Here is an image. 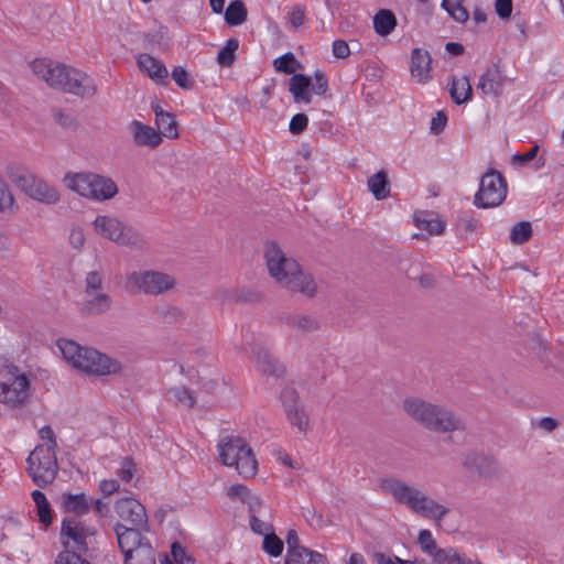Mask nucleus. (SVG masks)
<instances>
[{"label": "nucleus", "mask_w": 564, "mask_h": 564, "mask_svg": "<svg viewBox=\"0 0 564 564\" xmlns=\"http://www.w3.org/2000/svg\"><path fill=\"white\" fill-rule=\"evenodd\" d=\"M31 68L54 89L80 98H91L97 94V85L90 76L65 64L35 59L31 63Z\"/></svg>", "instance_id": "obj_1"}, {"label": "nucleus", "mask_w": 564, "mask_h": 564, "mask_svg": "<svg viewBox=\"0 0 564 564\" xmlns=\"http://www.w3.org/2000/svg\"><path fill=\"white\" fill-rule=\"evenodd\" d=\"M264 258L270 275L276 282L293 292H300L307 297H313L317 292V285L310 273L303 272L300 264L292 258H288L274 241L265 243Z\"/></svg>", "instance_id": "obj_2"}, {"label": "nucleus", "mask_w": 564, "mask_h": 564, "mask_svg": "<svg viewBox=\"0 0 564 564\" xmlns=\"http://www.w3.org/2000/svg\"><path fill=\"white\" fill-rule=\"evenodd\" d=\"M381 489L391 495L397 503L425 518L441 520L449 511L417 487L397 477L382 479Z\"/></svg>", "instance_id": "obj_3"}, {"label": "nucleus", "mask_w": 564, "mask_h": 564, "mask_svg": "<svg viewBox=\"0 0 564 564\" xmlns=\"http://www.w3.org/2000/svg\"><path fill=\"white\" fill-rule=\"evenodd\" d=\"M403 410L413 421L432 432L448 433L465 430L464 422L452 410L420 398L405 399Z\"/></svg>", "instance_id": "obj_4"}, {"label": "nucleus", "mask_w": 564, "mask_h": 564, "mask_svg": "<svg viewBox=\"0 0 564 564\" xmlns=\"http://www.w3.org/2000/svg\"><path fill=\"white\" fill-rule=\"evenodd\" d=\"M57 346L63 358L74 368L95 376H109L119 373L121 362L90 347L79 346L74 340L59 339Z\"/></svg>", "instance_id": "obj_5"}, {"label": "nucleus", "mask_w": 564, "mask_h": 564, "mask_svg": "<svg viewBox=\"0 0 564 564\" xmlns=\"http://www.w3.org/2000/svg\"><path fill=\"white\" fill-rule=\"evenodd\" d=\"M63 181L70 191L97 202L108 200L118 193V186L110 177L93 172H68Z\"/></svg>", "instance_id": "obj_6"}, {"label": "nucleus", "mask_w": 564, "mask_h": 564, "mask_svg": "<svg viewBox=\"0 0 564 564\" xmlns=\"http://www.w3.org/2000/svg\"><path fill=\"white\" fill-rule=\"evenodd\" d=\"M7 176L18 188L34 200L46 205H54L59 200V194L55 187L48 185L23 165L9 164Z\"/></svg>", "instance_id": "obj_7"}, {"label": "nucleus", "mask_w": 564, "mask_h": 564, "mask_svg": "<svg viewBox=\"0 0 564 564\" xmlns=\"http://www.w3.org/2000/svg\"><path fill=\"white\" fill-rule=\"evenodd\" d=\"M26 470L34 485L40 488L53 484L58 473L55 449L37 445L26 458Z\"/></svg>", "instance_id": "obj_8"}, {"label": "nucleus", "mask_w": 564, "mask_h": 564, "mask_svg": "<svg viewBox=\"0 0 564 564\" xmlns=\"http://www.w3.org/2000/svg\"><path fill=\"white\" fill-rule=\"evenodd\" d=\"M508 184L505 176L495 169H489L479 181V188L474 196L477 208L488 209L500 206L507 197Z\"/></svg>", "instance_id": "obj_9"}, {"label": "nucleus", "mask_w": 564, "mask_h": 564, "mask_svg": "<svg viewBox=\"0 0 564 564\" xmlns=\"http://www.w3.org/2000/svg\"><path fill=\"white\" fill-rule=\"evenodd\" d=\"M30 397V381L14 365L4 367L0 380V402L12 408L23 405Z\"/></svg>", "instance_id": "obj_10"}, {"label": "nucleus", "mask_w": 564, "mask_h": 564, "mask_svg": "<svg viewBox=\"0 0 564 564\" xmlns=\"http://www.w3.org/2000/svg\"><path fill=\"white\" fill-rule=\"evenodd\" d=\"M95 534V530L85 527L77 518H65L61 527V540L65 546L64 552H76L84 555L88 551L87 538Z\"/></svg>", "instance_id": "obj_11"}, {"label": "nucleus", "mask_w": 564, "mask_h": 564, "mask_svg": "<svg viewBox=\"0 0 564 564\" xmlns=\"http://www.w3.org/2000/svg\"><path fill=\"white\" fill-rule=\"evenodd\" d=\"M128 282L139 291L151 295L163 294L175 286V279L172 275L152 270L134 271L128 275Z\"/></svg>", "instance_id": "obj_12"}, {"label": "nucleus", "mask_w": 564, "mask_h": 564, "mask_svg": "<svg viewBox=\"0 0 564 564\" xmlns=\"http://www.w3.org/2000/svg\"><path fill=\"white\" fill-rule=\"evenodd\" d=\"M280 400L289 423L305 434L310 429V415L300 400L299 392L293 387H285L280 393Z\"/></svg>", "instance_id": "obj_13"}, {"label": "nucleus", "mask_w": 564, "mask_h": 564, "mask_svg": "<svg viewBox=\"0 0 564 564\" xmlns=\"http://www.w3.org/2000/svg\"><path fill=\"white\" fill-rule=\"evenodd\" d=\"M462 465L468 471L486 480L497 479L503 471L502 466L495 457L476 452L465 454Z\"/></svg>", "instance_id": "obj_14"}, {"label": "nucleus", "mask_w": 564, "mask_h": 564, "mask_svg": "<svg viewBox=\"0 0 564 564\" xmlns=\"http://www.w3.org/2000/svg\"><path fill=\"white\" fill-rule=\"evenodd\" d=\"M113 530L117 535L118 546L124 556L123 564H133L134 551L148 540L142 536L141 532L149 531V527H127L121 522H117Z\"/></svg>", "instance_id": "obj_15"}, {"label": "nucleus", "mask_w": 564, "mask_h": 564, "mask_svg": "<svg viewBox=\"0 0 564 564\" xmlns=\"http://www.w3.org/2000/svg\"><path fill=\"white\" fill-rule=\"evenodd\" d=\"M115 511L121 520L130 523L131 527H149L145 507L133 497L118 499Z\"/></svg>", "instance_id": "obj_16"}, {"label": "nucleus", "mask_w": 564, "mask_h": 564, "mask_svg": "<svg viewBox=\"0 0 564 564\" xmlns=\"http://www.w3.org/2000/svg\"><path fill=\"white\" fill-rule=\"evenodd\" d=\"M432 57L430 53L422 48H413L411 52L410 72L412 77L419 83H426L432 78L431 68Z\"/></svg>", "instance_id": "obj_17"}, {"label": "nucleus", "mask_w": 564, "mask_h": 564, "mask_svg": "<svg viewBox=\"0 0 564 564\" xmlns=\"http://www.w3.org/2000/svg\"><path fill=\"white\" fill-rule=\"evenodd\" d=\"M249 446L240 436H225L218 444L219 457L226 466H232V463L239 458L240 454Z\"/></svg>", "instance_id": "obj_18"}, {"label": "nucleus", "mask_w": 564, "mask_h": 564, "mask_svg": "<svg viewBox=\"0 0 564 564\" xmlns=\"http://www.w3.org/2000/svg\"><path fill=\"white\" fill-rule=\"evenodd\" d=\"M506 76L500 70L497 64L490 66L485 74L479 78L478 88L485 95H492L498 97L503 91V84Z\"/></svg>", "instance_id": "obj_19"}, {"label": "nucleus", "mask_w": 564, "mask_h": 564, "mask_svg": "<svg viewBox=\"0 0 564 564\" xmlns=\"http://www.w3.org/2000/svg\"><path fill=\"white\" fill-rule=\"evenodd\" d=\"M130 130L133 134L134 143L139 147H149L154 149L162 142V137L154 128L138 120H133L130 123Z\"/></svg>", "instance_id": "obj_20"}, {"label": "nucleus", "mask_w": 564, "mask_h": 564, "mask_svg": "<svg viewBox=\"0 0 564 564\" xmlns=\"http://www.w3.org/2000/svg\"><path fill=\"white\" fill-rule=\"evenodd\" d=\"M258 369L267 376L282 377L285 372L283 365L279 362L265 348L256 346L253 348Z\"/></svg>", "instance_id": "obj_21"}, {"label": "nucleus", "mask_w": 564, "mask_h": 564, "mask_svg": "<svg viewBox=\"0 0 564 564\" xmlns=\"http://www.w3.org/2000/svg\"><path fill=\"white\" fill-rule=\"evenodd\" d=\"M312 78L305 74H293L290 78L289 90L295 102H312Z\"/></svg>", "instance_id": "obj_22"}, {"label": "nucleus", "mask_w": 564, "mask_h": 564, "mask_svg": "<svg viewBox=\"0 0 564 564\" xmlns=\"http://www.w3.org/2000/svg\"><path fill=\"white\" fill-rule=\"evenodd\" d=\"M282 322L299 332L312 333L319 329V321L313 315L306 314H288L282 317Z\"/></svg>", "instance_id": "obj_23"}, {"label": "nucleus", "mask_w": 564, "mask_h": 564, "mask_svg": "<svg viewBox=\"0 0 564 564\" xmlns=\"http://www.w3.org/2000/svg\"><path fill=\"white\" fill-rule=\"evenodd\" d=\"M62 507L65 512L75 513L76 516H84L90 510V502L87 496L82 494H63Z\"/></svg>", "instance_id": "obj_24"}, {"label": "nucleus", "mask_w": 564, "mask_h": 564, "mask_svg": "<svg viewBox=\"0 0 564 564\" xmlns=\"http://www.w3.org/2000/svg\"><path fill=\"white\" fill-rule=\"evenodd\" d=\"M138 66L154 80L160 82L167 78L169 73L165 65L150 54H141L138 57Z\"/></svg>", "instance_id": "obj_25"}, {"label": "nucleus", "mask_w": 564, "mask_h": 564, "mask_svg": "<svg viewBox=\"0 0 564 564\" xmlns=\"http://www.w3.org/2000/svg\"><path fill=\"white\" fill-rule=\"evenodd\" d=\"M369 192L377 200L386 199L390 196V181L384 170L378 171L368 178Z\"/></svg>", "instance_id": "obj_26"}, {"label": "nucleus", "mask_w": 564, "mask_h": 564, "mask_svg": "<svg viewBox=\"0 0 564 564\" xmlns=\"http://www.w3.org/2000/svg\"><path fill=\"white\" fill-rule=\"evenodd\" d=\"M449 95L456 105H462L471 100L473 88L469 77L463 76L460 79H457L453 76L451 79Z\"/></svg>", "instance_id": "obj_27"}, {"label": "nucleus", "mask_w": 564, "mask_h": 564, "mask_svg": "<svg viewBox=\"0 0 564 564\" xmlns=\"http://www.w3.org/2000/svg\"><path fill=\"white\" fill-rule=\"evenodd\" d=\"M121 225L122 221L109 216H97L94 221L97 232L115 242L120 237Z\"/></svg>", "instance_id": "obj_28"}, {"label": "nucleus", "mask_w": 564, "mask_h": 564, "mask_svg": "<svg viewBox=\"0 0 564 564\" xmlns=\"http://www.w3.org/2000/svg\"><path fill=\"white\" fill-rule=\"evenodd\" d=\"M232 466L236 467L238 474L243 478H251L257 474L258 462L250 446L240 454L239 458L232 463Z\"/></svg>", "instance_id": "obj_29"}, {"label": "nucleus", "mask_w": 564, "mask_h": 564, "mask_svg": "<svg viewBox=\"0 0 564 564\" xmlns=\"http://www.w3.org/2000/svg\"><path fill=\"white\" fill-rule=\"evenodd\" d=\"M414 224L431 235H440L445 229V223L434 217L433 213L420 212L414 214Z\"/></svg>", "instance_id": "obj_30"}, {"label": "nucleus", "mask_w": 564, "mask_h": 564, "mask_svg": "<svg viewBox=\"0 0 564 564\" xmlns=\"http://www.w3.org/2000/svg\"><path fill=\"white\" fill-rule=\"evenodd\" d=\"M397 26V18L389 9H380L373 17V28L380 36H387Z\"/></svg>", "instance_id": "obj_31"}, {"label": "nucleus", "mask_w": 564, "mask_h": 564, "mask_svg": "<svg viewBox=\"0 0 564 564\" xmlns=\"http://www.w3.org/2000/svg\"><path fill=\"white\" fill-rule=\"evenodd\" d=\"M247 17L248 11L241 0H232L229 2L225 11V21L228 25H240L247 20Z\"/></svg>", "instance_id": "obj_32"}, {"label": "nucleus", "mask_w": 564, "mask_h": 564, "mask_svg": "<svg viewBox=\"0 0 564 564\" xmlns=\"http://www.w3.org/2000/svg\"><path fill=\"white\" fill-rule=\"evenodd\" d=\"M119 234L120 237H118L116 243L121 246H128L135 249L144 248L145 241L135 228L127 226L122 223Z\"/></svg>", "instance_id": "obj_33"}, {"label": "nucleus", "mask_w": 564, "mask_h": 564, "mask_svg": "<svg viewBox=\"0 0 564 564\" xmlns=\"http://www.w3.org/2000/svg\"><path fill=\"white\" fill-rule=\"evenodd\" d=\"M111 297L106 293H98L84 304V312L91 315H100L110 310Z\"/></svg>", "instance_id": "obj_34"}, {"label": "nucleus", "mask_w": 564, "mask_h": 564, "mask_svg": "<svg viewBox=\"0 0 564 564\" xmlns=\"http://www.w3.org/2000/svg\"><path fill=\"white\" fill-rule=\"evenodd\" d=\"M431 564H473L471 560L459 554L455 549H440Z\"/></svg>", "instance_id": "obj_35"}, {"label": "nucleus", "mask_w": 564, "mask_h": 564, "mask_svg": "<svg viewBox=\"0 0 564 564\" xmlns=\"http://www.w3.org/2000/svg\"><path fill=\"white\" fill-rule=\"evenodd\" d=\"M31 496L36 506V513L39 517V521L44 527H48L53 521V517H52V509L46 499V496L40 490H34Z\"/></svg>", "instance_id": "obj_36"}, {"label": "nucleus", "mask_w": 564, "mask_h": 564, "mask_svg": "<svg viewBox=\"0 0 564 564\" xmlns=\"http://www.w3.org/2000/svg\"><path fill=\"white\" fill-rule=\"evenodd\" d=\"M159 116L160 117L155 120V124L160 135H164L169 139H176L178 137V132L175 116L171 112H167L166 115H161V112H159Z\"/></svg>", "instance_id": "obj_37"}, {"label": "nucleus", "mask_w": 564, "mask_h": 564, "mask_svg": "<svg viewBox=\"0 0 564 564\" xmlns=\"http://www.w3.org/2000/svg\"><path fill=\"white\" fill-rule=\"evenodd\" d=\"M239 47V41L235 37L227 40L224 47L217 54V62L223 67H230L236 61V51Z\"/></svg>", "instance_id": "obj_38"}, {"label": "nucleus", "mask_w": 564, "mask_h": 564, "mask_svg": "<svg viewBox=\"0 0 564 564\" xmlns=\"http://www.w3.org/2000/svg\"><path fill=\"white\" fill-rule=\"evenodd\" d=\"M285 564H328L326 555L308 550L303 554H295L291 558H285Z\"/></svg>", "instance_id": "obj_39"}, {"label": "nucleus", "mask_w": 564, "mask_h": 564, "mask_svg": "<svg viewBox=\"0 0 564 564\" xmlns=\"http://www.w3.org/2000/svg\"><path fill=\"white\" fill-rule=\"evenodd\" d=\"M533 230L530 221L517 223L510 231V240L513 245H523L532 237Z\"/></svg>", "instance_id": "obj_40"}, {"label": "nucleus", "mask_w": 564, "mask_h": 564, "mask_svg": "<svg viewBox=\"0 0 564 564\" xmlns=\"http://www.w3.org/2000/svg\"><path fill=\"white\" fill-rule=\"evenodd\" d=\"M52 118L64 130L76 131L79 126L75 116L59 108L52 109Z\"/></svg>", "instance_id": "obj_41"}, {"label": "nucleus", "mask_w": 564, "mask_h": 564, "mask_svg": "<svg viewBox=\"0 0 564 564\" xmlns=\"http://www.w3.org/2000/svg\"><path fill=\"white\" fill-rule=\"evenodd\" d=\"M283 541L273 532V530L264 534L262 550L270 556H280L283 552Z\"/></svg>", "instance_id": "obj_42"}, {"label": "nucleus", "mask_w": 564, "mask_h": 564, "mask_svg": "<svg viewBox=\"0 0 564 564\" xmlns=\"http://www.w3.org/2000/svg\"><path fill=\"white\" fill-rule=\"evenodd\" d=\"M273 65L276 72H281L288 75L294 74L296 66H300L292 52H288L284 55L275 58Z\"/></svg>", "instance_id": "obj_43"}, {"label": "nucleus", "mask_w": 564, "mask_h": 564, "mask_svg": "<svg viewBox=\"0 0 564 564\" xmlns=\"http://www.w3.org/2000/svg\"><path fill=\"white\" fill-rule=\"evenodd\" d=\"M133 564H156L155 552L149 540L134 551Z\"/></svg>", "instance_id": "obj_44"}, {"label": "nucleus", "mask_w": 564, "mask_h": 564, "mask_svg": "<svg viewBox=\"0 0 564 564\" xmlns=\"http://www.w3.org/2000/svg\"><path fill=\"white\" fill-rule=\"evenodd\" d=\"M285 540L288 544V553L285 558H291L295 554H303L310 550L308 547L300 544L297 532L294 529H290L288 531Z\"/></svg>", "instance_id": "obj_45"}, {"label": "nucleus", "mask_w": 564, "mask_h": 564, "mask_svg": "<svg viewBox=\"0 0 564 564\" xmlns=\"http://www.w3.org/2000/svg\"><path fill=\"white\" fill-rule=\"evenodd\" d=\"M417 542L422 549V551L429 555L435 556L436 552L440 550L437 547L435 540L432 536L430 530L423 529L419 532Z\"/></svg>", "instance_id": "obj_46"}, {"label": "nucleus", "mask_w": 564, "mask_h": 564, "mask_svg": "<svg viewBox=\"0 0 564 564\" xmlns=\"http://www.w3.org/2000/svg\"><path fill=\"white\" fill-rule=\"evenodd\" d=\"M169 394L189 409L196 403V398L193 391L186 388H173L169 391Z\"/></svg>", "instance_id": "obj_47"}, {"label": "nucleus", "mask_w": 564, "mask_h": 564, "mask_svg": "<svg viewBox=\"0 0 564 564\" xmlns=\"http://www.w3.org/2000/svg\"><path fill=\"white\" fill-rule=\"evenodd\" d=\"M480 226V221L475 219L470 213L463 212L458 215L456 227L458 230L476 231Z\"/></svg>", "instance_id": "obj_48"}, {"label": "nucleus", "mask_w": 564, "mask_h": 564, "mask_svg": "<svg viewBox=\"0 0 564 564\" xmlns=\"http://www.w3.org/2000/svg\"><path fill=\"white\" fill-rule=\"evenodd\" d=\"M102 274L99 271H90L87 273L85 279V293L89 296H93L95 291L101 289L102 285Z\"/></svg>", "instance_id": "obj_49"}, {"label": "nucleus", "mask_w": 564, "mask_h": 564, "mask_svg": "<svg viewBox=\"0 0 564 564\" xmlns=\"http://www.w3.org/2000/svg\"><path fill=\"white\" fill-rule=\"evenodd\" d=\"M176 85L183 89H192L194 82L189 78L188 73L182 66H175L171 74Z\"/></svg>", "instance_id": "obj_50"}, {"label": "nucleus", "mask_w": 564, "mask_h": 564, "mask_svg": "<svg viewBox=\"0 0 564 564\" xmlns=\"http://www.w3.org/2000/svg\"><path fill=\"white\" fill-rule=\"evenodd\" d=\"M171 555L173 557V561L177 564H194L195 560L187 555L185 549L182 546L180 542H173L171 544Z\"/></svg>", "instance_id": "obj_51"}, {"label": "nucleus", "mask_w": 564, "mask_h": 564, "mask_svg": "<svg viewBox=\"0 0 564 564\" xmlns=\"http://www.w3.org/2000/svg\"><path fill=\"white\" fill-rule=\"evenodd\" d=\"M308 117L305 113H296L291 118L289 130L292 134L299 135L307 129Z\"/></svg>", "instance_id": "obj_52"}, {"label": "nucleus", "mask_w": 564, "mask_h": 564, "mask_svg": "<svg viewBox=\"0 0 564 564\" xmlns=\"http://www.w3.org/2000/svg\"><path fill=\"white\" fill-rule=\"evenodd\" d=\"M135 464L133 463L132 458L124 457L121 460V467L118 471V476L120 479L124 482H130L135 474Z\"/></svg>", "instance_id": "obj_53"}, {"label": "nucleus", "mask_w": 564, "mask_h": 564, "mask_svg": "<svg viewBox=\"0 0 564 564\" xmlns=\"http://www.w3.org/2000/svg\"><path fill=\"white\" fill-rule=\"evenodd\" d=\"M314 79H315V83L314 84L312 83V86H311L312 93H314L318 96H324L326 94V91L328 90V80L326 78V75L322 70L317 69L314 73Z\"/></svg>", "instance_id": "obj_54"}, {"label": "nucleus", "mask_w": 564, "mask_h": 564, "mask_svg": "<svg viewBox=\"0 0 564 564\" xmlns=\"http://www.w3.org/2000/svg\"><path fill=\"white\" fill-rule=\"evenodd\" d=\"M372 560L376 564H415L409 560H402L399 556H389L382 552H375L372 555Z\"/></svg>", "instance_id": "obj_55"}, {"label": "nucleus", "mask_w": 564, "mask_h": 564, "mask_svg": "<svg viewBox=\"0 0 564 564\" xmlns=\"http://www.w3.org/2000/svg\"><path fill=\"white\" fill-rule=\"evenodd\" d=\"M55 564H90L87 560L83 558L79 555H76V552H61L55 561Z\"/></svg>", "instance_id": "obj_56"}, {"label": "nucleus", "mask_w": 564, "mask_h": 564, "mask_svg": "<svg viewBox=\"0 0 564 564\" xmlns=\"http://www.w3.org/2000/svg\"><path fill=\"white\" fill-rule=\"evenodd\" d=\"M250 528L251 530L259 535H263L265 533H269L273 530V527L271 524L265 523L264 521L260 520L257 514H250Z\"/></svg>", "instance_id": "obj_57"}, {"label": "nucleus", "mask_w": 564, "mask_h": 564, "mask_svg": "<svg viewBox=\"0 0 564 564\" xmlns=\"http://www.w3.org/2000/svg\"><path fill=\"white\" fill-rule=\"evenodd\" d=\"M447 123V116L444 111H437L436 116L432 118L430 131L432 134H440Z\"/></svg>", "instance_id": "obj_58"}, {"label": "nucleus", "mask_w": 564, "mask_h": 564, "mask_svg": "<svg viewBox=\"0 0 564 564\" xmlns=\"http://www.w3.org/2000/svg\"><path fill=\"white\" fill-rule=\"evenodd\" d=\"M250 492L245 485L237 484L228 488L227 495L230 499H239L241 502H245Z\"/></svg>", "instance_id": "obj_59"}, {"label": "nucleus", "mask_w": 564, "mask_h": 564, "mask_svg": "<svg viewBox=\"0 0 564 564\" xmlns=\"http://www.w3.org/2000/svg\"><path fill=\"white\" fill-rule=\"evenodd\" d=\"M495 10L500 19H509L512 13V0H496Z\"/></svg>", "instance_id": "obj_60"}, {"label": "nucleus", "mask_w": 564, "mask_h": 564, "mask_svg": "<svg viewBox=\"0 0 564 564\" xmlns=\"http://www.w3.org/2000/svg\"><path fill=\"white\" fill-rule=\"evenodd\" d=\"M539 152V145H533L527 153H516L512 156L513 163H519L521 165H524L536 158Z\"/></svg>", "instance_id": "obj_61"}, {"label": "nucleus", "mask_w": 564, "mask_h": 564, "mask_svg": "<svg viewBox=\"0 0 564 564\" xmlns=\"http://www.w3.org/2000/svg\"><path fill=\"white\" fill-rule=\"evenodd\" d=\"M448 14L457 22L464 23L468 20L469 13L463 7L462 0H455V9L449 11Z\"/></svg>", "instance_id": "obj_62"}, {"label": "nucleus", "mask_w": 564, "mask_h": 564, "mask_svg": "<svg viewBox=\"0 0 564 564\" xmlns=\"http://www.w3.org/2000/svg\"><path fill=\"white\" fill-rule=\"evenodd\" d=\"M305 11L301 7H295L290 12V24L293 29L300 28L304 23Z\"/></svg>", "instance_id": "obj_63"}, {"label": "nucleus", "mask_w": 564, "mask_h": 564, "mask_svg": "<svg viewBox=\"0 0 564 564\" xmlns=\"http://www.w3.org/2000/svg\"><path fill=\"white\" fill-rule=\"evenodd\" d=\"M333 54L337 58H346L350 54L348 44L344 40H336L333 42Z\"/></svg>", "instance_id": "obj_64"}]
</instances>
